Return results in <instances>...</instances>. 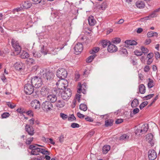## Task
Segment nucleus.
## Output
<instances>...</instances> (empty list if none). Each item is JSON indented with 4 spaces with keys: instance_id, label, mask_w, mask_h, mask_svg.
Segmentation results:
<instances>
[{
    "instance_id": "e2e57ef3",
    "label": "nucleus",
    "mask_w": 160,
    "mask_h": 160,
    "mask_svg": "<svg viewBox=\"0 0 160 160\" xmlns=\"http://www.w3.org/2000/svg\"><path fill=\"white\" fill-rule=\"evenodd\" d=\"M77 116L80 118H83L84 115L81 113L80 112H78L77 114Z\"/></svg>"
},
{
    "instance_id": "cd10ccee",
    "label": "nucleus",
    "mask_w": 160,
    "mask_h": 160,
    "mask_svg": "<svg viewBox=\"0 0 160 160\" xmlns=\"http://www.w3.org/2000/svg\"><path fill=\"white\" fill-rule=\"evenodd\" d=\"M83 49V46L81 43H77L74 48V50H82Z\"/></svg>"
},
{
    "instance_id": "473e14b6",
    "label": "nucleus",
    "mask_w": 160,
    "mask_h": 160,
    "mask_svg": "<svg viewBox=\"0 0 160 160\" xmlns=\"http://www.w3.org/2000/svg\"><path fill=\"white\" fill-rule=\"evenodd\" d=\"M139 92L141 94H144L145 92V87L143 84H141L139 87Z\"/></svg>"
},
{
    "instance_id": "69168bd1",
    "label": "nucleus",
    "mask_w": 160,
    "mask_h": 160,
    "mask_svg": "<svg viewBox=\"0 0 160 160\" xmlns=\"http://www.w3.org/2000/svg\"><path fill=\"white\" fill-rule=\"evenodd\" d=\"M81 96V95L79 94H77L76 95V99H77L79 102H80Z\"/></svg>"
},
{
    "instance_id": "37998d69",
    "label": "nucleus",
    "mask_w": 160,
    "mask_h": 160,
    "mask_svg": "<svg viewBox=\"0 0 160 160\" xmlns=\"http://www.w3.org/2000/svg\"><path fill=\"white\" fill-rule=\"evenodd\" d=\"M142 51H134V53L137 56H141L142 54L143 53H145Z\"/></svg>"
},
{
    "instance_id": "4d7b16f0",
    "label": "nucleus",
    "mask_w": 160,
    "mask_h": 160,
    "mask_svg": "<svg viewBox=\"0 0 160 160\" xmlns=\"http://www.w3.org/2000/svg\"><path fill=\"white\" fill-rule=\"evenodd\" d=\"M27 61L30 64H34L35 63V61L32 58H30L27 60Z\"/></svg>"
},
{
    "instance_id": "9b49d317",
    "label": "nucleus",
    "mask_w": 160,
    "mask_h": 160,
    "mask_svg": "<svg viewBox=\"0 0 160 160\" xmlns=\"http://www.w3.org/2000/svg\"><path fill=\"white\" fill-rule=\"evenodd\" d=\"M31 106L33 108L38 110L40 108V104L39 101L36 99H34L32 101Z\"/></svg>"
},
{
    "instance_id": "39448f33",
    "label": "nucleus",
    "mask_w": 160,
    "mask_h": 160,
    "mask_svg": "<svg viewBox=\"0 0 160 160\" xmlns=\"http://www.w3.org/2000/svg\"><path fill=\"white\" fill-rule=\"evenodd\" d=\"M52 104L50 102L46 101L41 105L42 109L45 112H48L51 111L53 108Z\"/></svg>"
},
{
    "instance_id": "49530a36",
    "label": "nucleus",
    "mask_w": 160,
    "mask_h": 160,
    "mask_svg": "<svg viewBox=\"0 0 160 160\" xmlns=\"http://www.w3.org/2000/svg\"><path fill=\"white\" fill-rule=\"evenodd\" d=\"M10 115L9 113L5 112L2 114L1 117L2 118H4L9 117Z\"/></svg>"
},
{
    "instance_id": "5fc2aeb1",
    "label": "nucleus",
    "mask_w": 160,
    "mask_h": 160,
    "mask_svg": "<svg viewBox=\"0 0 160 160\" xmlns=\"http://www.w3.org/2000/svg\"><path fill=\"white\" fill-rule=\"evenodd\" d=\"M7 105L11 108H13L16 106L15 104H13L12 105V104L9 102H8Z\"/></svg>"
},
{
    "instance_id": "3c124183",
    "label": "nucleus",
    "mask_w": 160,
    "mask_h": 160,
    "mask_svg": "<svg viewBox=\"0 0 160 160\" xmlns=\"http://www.w3.org/2000/svg\"><path fill=\"white\" fill-rule=\"evenodd\" d=\"M80 125L78 123L73 122L71 124V127L73 128H79Z\"/></svg>"
},
{
    "instance_id": "774afa93",
    "label": "nucleus",
    "mask_w": 160,
    "mask_h": 160,
    "mask_svg": "<svg viewBox=\"0 0 160 160\" xmlns=\"http://www.w3.org/2000/svg\"><path fill=\"white\" fill-rule=\"evenodd\" d=\"M123 121V120L122 119H117V120L115 122V123L116 124H118L121 123Z\"/></svg>"
},
{
    "instance_id": "864d4df0",
    "label": "nucleus",
    "mask_w": 160,
    "mask_h": 160,
    "mask_svg": "<svg viewBox=\"0 0 160 160\" xmlns=\"http://www.w3.org/2000/svg\"><path fill=\"white\" fill-rule=\"evenodd\" d=\"M29 116H33V112L31 110H28L26 111V113Z\"/></svg>"
},
{
    "instance_id": "0e129e2a",
    "label": "nucleus",
    "mask_w": 160,
    "mask_h": 160,
    "mask_svg": "<svg viewBox=\"0 0 160 160\" xmlns=\"http://www.w3.org/2000/svg\"><path fill=\"white\" fill-rule=\"evenodd\" d=\"M151 42V40L150 38H148L146 39L145 41V43L146 44H150Z\"/></svg>"
},
{
    "instance_id": "bb28decb",
    "label": "nucleus",
    "mask_w": 160,
    "mask_h": 160,
    "mask_svg": "<svg viewBox=\"0 0 160 160\" xmlns=\"http://www.w3.org/2000/svg\"><path fill=\"white\" fill-rule=\"evenodd\" d=\"M147 36L148 38H151L154 36L157 37H158V33L152 31L148 32L147 33Z\"/></svg>"
},
{
    "instance_id": "c03bdc74",
    "label": "nucleus",
    "mask_w": 160,
    "mask_h": 160,
    "mask_svg": "<svg viewBox=\"0 0 160 160\" xmlns=\"http://www.w3.org/2000/svg\"><path fill=\"white\" fill-rule=\"evenodd\" d=\"M119 53L122 56H127L128 55L127 51H119Z\"/></svg>"
},
{
    "instance_id": "72a5a7b5",
    "label": "nucleus",
    "mask_w": 160,
    "mask_h": 160,
    "mask_svg": "<svg viewBox=\"0 0 160 160\" xmlns=\"http://www.w3.org/2000/svg\"><path fill=\"white\" fill-rule=\"evenodd\" d=\"M113 122V121L112 119H108L105 121V125L106 127L112 126Z\"/></svg>"
},
{
    "instance_id": "f3484780",
    "label": "nucleus",
    "mask_w": 160,
    "mask_h": 160,
    "mask_svg": "<svg viewBox=\"0 0 160 160\" xmlns=\"http://www.w3.org/2000/svg\"><path fill=\"white\" fill-rule=\"evenodd\" d=\"M47 99L48 101L52 103L56 101L57 98L56 96L53 94H50L48 96Z\"/></svg>"
},
{
    "instance_id": "09e8293b",
    "label": "nucleus",
    "mask_w": 160,
    "mask_h": 160,
    "mask_svg": "<svg viewBox=\"0 0 160 160\" xmlns=\"http://www.w3.org/2000/svg\"><path fill=\"white\" fill-rule=\"evenodd\" d=\"M30 154L32 155H39V154L37 150L34 149V150H32L31 151Z\"/></svg>"
},
{
    "instance_id": "7ed1b4c3",
    "label": "nucleus",
    "mask_w": 160,
    "mask_h": 160,
    "mask_svg": "<svg viewBox=\"0 0 160 160\" xmlns=\"http://www.w3.org/2000/svg\"><path fill=\"white\" fill-rule=\"evenodd\" d=\"M101 44L103 48H105L108 46L107 50H118L117 46L112 44L109 40H102L101 42Z\"/></svg>"
},
{
    "instance_id": "8fccbe9b",
    "label": "nucleus",
    "mask_w": 160,
    "mask_h": 160,
    "mask_svg": "<svg viewBox=\"0 0 160 160\" xmlns=\"http://www.w3.org/2000/svg\"><path fill=\"white\" fill-rule=\"evenodd\" d=\"M12 52H11V54L12 56H16L18 55L20 53V51H12Z\"/></svg>"
},
{
    "instance_id": "aec40b11",
    "label": "nucleus",
    "mask_w": 160,
    "mask_h": 160,
    "mask_svg": "<svg viewBox=\"0 0 160 160\" xmlns=\"http://www.w3.org/2000/svg\"><path fill=\"white\" fill-rule=\"evenodd\" d=\"M125 43L127 44L126 47H128L129 46L135 45L137 44V43L133 40H127L125 42Z\"/></svg>"
},
{
    "instance_id": "c85d7f7f",
    "label": "nucleus",
    "mask_w": 160,
    "mask_h": 160,
    "mask_svg": "<svg viewBox=\"0 0 160 160\" xmlns=\"http://www.w3.org/2000/svg\"><path fill=\"white\" fill-rule=\"evenodd\" d=\"M136 5L138 8H143L145 5L143 2L138 1L136 2Z\"/></svg>"
},
{
    "instance_id": "58836bf2",
    "label": "nucleus",
    "mask_w": 160,
    "mask_h": 160,
    "mask_svg": "<svg viewBox=\"0 0 160 160\" xmlns=\"http://www.w3.org/2000/svg\"><path fill=\"white\" fill-rule=\"evenodd\" d=\"M107 7V4L106 2H104L101 5L99 8L102 10H104L106 9Z\"/></svg>"
},
{
    "instance_id": "6e6d98bb",
    "label": "nucleus",
    "mask_w": 160,
    "mask_h": 160,
    "mask_svg": "<svg viewBox=\"0 0 160 160\" xmlns=\"http://www.w3.org/2000/svg\"><path fill=\"white\" fill-rule=\"evenodd\" d=\"M154 95L153 94H150L145 96L144 98H146V100L150 99Z\"/></svg>"
},
{
    "instance_id": "338daca9",
    "label": "nucleus",
    "mask_w": 160,
    "mask_h": 160,
    "mask_svg": "<svg viewBox=\"0 0 160 160\" xmlns=\"http://www.w3.org/2000/svg\"><path fill=\"white\" fill-rule=\"evenodd\" d=\"M43 150L42 151L41 153L43 154L49 155V152L48 151L46 150L45 149H43Z\"/></svg>"
},
{
    "instance_id": "c9c22d12",
    "label": "nucleus",
    "mask_w": 160,
    "mask_h": 160,
    "mask_svg": "<svg viewBox=\"0 0 160 160\" xmlns=\"http://www.w3.org/2000/svg\"><path fill=\"white\" fill-rule=\"evenodd\" d=\"M121 40L120 38H115L112 39L111 43H112L114 44H118L121 42Z\"/></svg>"
},
{
    "instance_id": "603ef678",
    "label": "nucleus",
    "mask_w": 160,
    "mask_h": 160,
    "mask_svg": "<svg viewBox=\"0 0 160 160\" xmlns=\"http://www.w3.org/2000/svg\"><path fill=\"white\" fill-rule=\"evenodd\" d=\"M60 116L64 120L65 119L68 118V115L63 113H61L60 114Z\"/></svg>"
},
{
    "instance_id": "0eeeda50",
    "label": "nucleus",
    "mask_w": 160,
    "mask_h": 160,
    "mask_svg": "<svg viewBox=\"0 0 160 160\" xmlns=\"http://www.w3.org/2000/svg\"><path fill=\"white\" fill-rule=\"evenodd\" d=\"M34 87L32 84L28 83L25 84L24 88L25 92L27 94H31L34 92Z\"/></svg>"
},
{
    "instance_id": "dca6fc26",
    "label": "nucleus",
    "mask_w": 160,
    "mask_h": 160,
    "mask_svg": "<svg viewBox=\"0 0 160 160\" xmlns=\"http://www.w3.org/2000/svg\"><path fill=\"white\" fill-rule=\"evenodd\" d=\"M50 89L46 87H44L41 88L40 93L42 95L44 96L48 95Z\"/></svg>"
},
{
    "instance_id": "423d86ee",
    "label": "nucleus",
    "mask_w": 160,
    "mask_h": 160,
    "mask_svg": "<svg viewBox=\"0 0 160 160\" xmlns=\"http://www.w3.org/2000/svg\"><path fill=\"white\" fill-rule=\"evenodd\" d=\"M68 75L66 70L63 68H59L57 72V76L58 78L61 79H65Z\"/></svg>"
},
{
    "instance_id": "f704fd0d",
    "label": "nucleus",
    "mask_w": 160,
    "mask_h": 160,
    "mask_svg": "<svg viewBox=\"0 0 160 160\" xmlns=\"http://www.w3.org/2000/svg\"><path fill=\"white\" fill-rule=\"evenodd\" d=\"M79 109L81 110L85 111L87 110V107L86 104L81 103L79 105Z\"/></svg>"
},
{
    "instance_id": "4468645a",
    "label": "nucleus",
    "mask_w": 160,
    "mask_h": 160,
    "mask_svg": "<svg viewBox=\"0 0 160 160\" xmlns=\"http://www.w3.org/2000/svg\"><path fill=\"white\" fill-rule=\"evenodd\" d=\"M47 51H34L33 52V56L36 58H40L41 56V53L43 54L44 55H46L47 52Z\"/></svg>"
},
{
    "instance_id": "13d9d810",
    "label": "nucleus",
    "mask_w": 160,
    "mask_h": 160,
    "mask_svg": "<svg viewBox=\"0 0 160 160\" xmlns=\"http://www.w3.org/2000/svg\"><path fill=\"white\" fill-rule=\"evenodd\" d=\"M85 119L86 121L89 122H92L93 121V120L92 118L88 116L85 118Z\"/></svg>"
},
{
    "instance_id": "f257e3e1",
    "label": "nucleus",
    "mask_w": 160,
    "mask_h": 160,
    "mask_svg": "<svg viewBox=\"0 0 160 160\" xmlns=\"http://www.w3.org/2000/svg\"><path fill=\"white\" fill-rule=\"evenodd\" d=\"M56 85L58 89L55 91L56 94H57L59 92H61V90H63L67 89L66 88L68 86V82L65 79H59L56 83Z\"/></svg>"
},
{
    "instance_id": "a878e982",
    "label": "nucleus",
    "mask_w": 160,
    "mask_h": 160,
    "mask_svg": "<svg viewBox=\"0 0 160 160\" xmlns=\"http://www.w3.org/2000/svg\"><path fill=\"white\" fill-rule=\"evenodd\" d=\"M89 24L91 26H93L95 23V20L92 16L89 17L88 19Z\"/></svg>"
},
{
    "instance_id": "5701e85b",
    "label": "nucleus",
    "mask_w": 160,
    "mask_h": 160,
    "mask_svg": "<svg viewBox=\"0 0 160 160\" xmlns=\"http://www.w3.org/2000/svg\"><path fill=\"white\" fill-rule=\"evenodd\" d=\"M21 53L20 57L23 59L28 58L29 57V54L26 52V51H20V52Z\"/></svg>"
},
{
    "instance_id": "6e6552de",
    "label": "nucleus",
    "mask_w": 160,
    "mask_h": 160,
    "mask_svg": "<svg viewBox=\"0 0 160 160\" xmlns=\"http://www.w3.org/2000/svg\"><path fill=\"white\" fill-rule=\"evenodd\" d=\"M42 77L45 81L50 80L53 77V74L52 72L46 71L43 73Z\"/></svg>"
},
{
    "instance_id": "9d476101",
    "label": "nucleus",
    "mask_w": 160,
    "mask_h": 160,
    "mask_svg": "<svg viewBox=\"0 0 160 160\" xmlns=\"http://www.w3.org/2000/svg\"><path fill=\"white\" fill-rule=\"evenodd\" d=\"M11 44L13 48L15 50H21L22 48L18 41L15 39L12 38Z\"/></svg>"
},
{
    "instance_id": "a211bd4d",
    "label": "nucleus",
    "mask_w": 160,
    "mask_h": 160,
    "mask_svg": "<svg viewBox=\"0 0 160 160\" xmlns=\"http://www.w3.org/2000/svg\"><path fill=\"white\" fill-rule=\"evenodd\" d=\"M153 135L151 133L148 134L146 136V139L147 142L152 146L153 145Z\"/></svg>"
},
{
    "instance_id": "20e7f679",
    "label": "nucleus",
    "mask_w": 160,
    "mask_h": 160,
    "mask_svg": "<svg viewBox=\"0 0 160 160\" xmlns=\"http://www.w3.org/2000/svg\"><path fill=\"white\" fill-rule=\"evenodd\" d=\"M59 96L60 95L63 99L64 100H68L71 97L72 95V92L71 90L68 88L62 90L61 92H59L57 94Z\"/></svg>"
},
{
    "instance_id": "de8ad7c7",
    "label": "nucleus",
    "mask_w": 160,
    "mask_h": 160,
    "mask_svg": "<svg viewBox=\"0 0 160 160\" xmlns=\"http://www.w3.org/2000/svg\"><path fill=\"white\" fill-rule=\"evenodd\" d=\"M141 128L140 127L139 128H137L135 131V134H136L138 135H140V133L143 134L142 131H141Z\"/></svg>"
},
{
    "instance_id": "1a4fd4ad",
    "label": "nucleus",
    "mask_w": 160,
    "mask_h": 160,
    "mask_svg": "<svg viewBox=\"0 0 160 160\" xmlns=\"http://www.w3.org/2000/svg\"><path fill=\"white\" fill-rule=\"evenodd\" d=\"M148 157L150 160H154L157 157V153L153 149H150L148 152Z\"/></svg>"
},
{
    "instance_id": "2f4dec72",
    "label": "nucleus",
    "mask_w": 160,
    "mask_h": 160,
    "mask_svg": "<svg viewBox=\"0 0 160 160\" xmlns=\"http://www.w3.org/2000/svg\"><path fill=\"white\" fill-rule=\"evenodd\" d=\"M139 104V101L138 99H134L131 102V106L132 108H135Z\"/></svg>"
},
{
    "instance_id": "bf43d9fd",
    "label": "nucleus",
    "mask_w": 160,
    "mask_h": 160,
    "mask_svg": "<svg viewBox=\"0 0 160 160\" xmlns=\"http://www.w3.org/2000/svg\"><path fill=\"white\" fill-rule=\"evenodd\" d=\"M29 123L31 126L33 125L35 123V120L34 118H32L29 120Z\"/></svg>"
},
{
    "instance_id": "a19ab883",
    "label": "nucleus",
    "mask_w": 160,
    "mask_h": 160,
    "mask_svg": "<svg viewBox=\"0 0 160 160\" xmlns=\"http://www.w3.org/2000/svg\"><path fill=\"white\" fill-rule=\"evenodd\" d=\"M33 140V137L28 138L26 140V143L27 145H30Z\"/></svg>"
},
{
    "instance_id": "f8f14e48",
    "label": "nucleus",
    "mask_w": 160,
    "mask_h": 160,
    "mask_svg": "<svg viewBox=\"0 0 160 160\" xmlns=\"http://www.w3.org/2000/svg\"><path fill=\"white\" fill-rule=\"evenodd\" d=\"M98 51H91L90 52V53L91 54H94L88 57L86 60V62L87 63H90L91 62L96 56V55L95 54V53L98 52Z\"/></svg>"
},
{
    "instance_id": "ea45409f",
    "label": "nucleus",
    "mask_w": 160,
    "mask_h": 160,
    "mask_svg": "<svg viewBox=\"0 0 160 160\" xmlns=\"http://www.w3.org/2000/svg\"><path fill=\"white\" fill-rule=\"evenodd\" d=\"M17 111L20 114L26 113V110L22 108H20L17 110Z\"/></svg>"
},
{
    "instance_id": "6ab92c4d",
    "label": "nucleus",
    "mask_w": 160,
    "mask_h": 160,
    "mask_svg": "<svg viewBox=\"0 0 160 160\" xmlns=\"http://www.w3.org/2000/svg\"><path fill=\"white\" fill-rule=\"evenodd\" d=\"M65 103L63 100H59L56 102L55 106L56 107L59 108H62L64 107Z\"/></svg>"
},
{
    "instance_id": "b1692460",
    "label": "nucleus",
    "mask_w": 160,
    "mask_h": 160,
    "mask_svg": "<svg viewBox=\"0 0 160 160\" xmlns=\"http://www.w3.org/2000/svg\"><path fill=\"white\" fill-rule=\"evenodd\" d=\"M22 6L24 8L28 9L30 8L32 3L28 1H24L22 3Z\"/></svg>"
},
{
    "instance_id": "ddd939ff",
    "label": "nucleus",
    "mask_w": 160,
    "mask_h": 160,
    "mask_svg": "<svg viewBox=\"0 0 160 160\" xmlns=\"http://www.w3.org/2000/svg\"><path fill=\"white\" fill-rule=\"evenodd\" d=\"M25 129L26 131L28 132V134L31 136L33 135L34 133V129L32 126L26 124L25 126Z\"/></svg>"
},
{
    "instance_id": "e433bc0d",
    "label": "nucleus",
    "mask_w": 160,
    "mask_h": 160,
    "mask_svg": "<svg viewBox=\"0 0 160 160\" xmlns=\"http://www.w3.org/2000/svg\"><path fill=\"white\" fill-rule=\"evenodd\" d=\"M44 159V157L43 156L39 157L38 156L36 157L31 158L30 160H43Z\"/></svg>"
},
{
    "instance_id": "412c9836",
    "label": "nucleus",
    "mask_w": 160,
    "mask_h": 160,
    "mask_svg": "<svg viewBox=\"0 0 160 160\" xmlns=\"http://www.w3.org/2000/svg\"><path fill=\"white\" fill-rule=\"evenodd\" d=\"M129 136L127 134H124L120 137L119 140L123 142H126L129 140Z\"/></svg>"
},
{
    "instance_id": "7c9ffc66",
    "label": "nucleus",
    "mask_w": 160,
    "mask_h": 160,
    "mask_svg": "<svg viewBox=\"0 0 160 160\" xmlns=\"http://www.w3.org/2000/svg\"><path fill=\"white\" fill-rule=\"evenodd\" d=\"M110 147L108 145H105L102 148V152L103 154L107 153L110 150Z\"/></svg>"
},
{
    "instance_id": "79ce46f5",
    "label": "nucleus",
    "mask_w": 160,
    "mask_h": 160,
    "mask_svg": "<svg viewBox=\"0 0 160 160\" xmlns=\"http://www.w3.org/2000/svg\"><path fill=\"white\" fill-rule=\"evenodd\" d=\"M148 102L147 101H145L142 102L139 106V108L140 109H142L148 104Z\"/></svg>"
},
{
    "instance_id": "4be33fe9",
    "label": "nucleus",
    "mask_w": 160,
    "mask_h": 160,
    "mask_svg": "<svg viewBox=\"0 0 160 160\" xmlns=\"http://www.w3.org/2000/svg\"><path fill=\"white\" fill-rule=\"evenodd\" d=\"M160 11V10L158 9V8H157L155 9L154 11H153L151 14H150L148 16L146 17V18H147V19H148V18H153L154 17H156L157 16V12H158Z\"/></svg>"
},
{
    "instance_id": "680f3d73",
    "label": "nucleus",
    "mask_w": 160,
    "mask_h": 160,
    "mask_svg": "<svg viewBox=\"0 0 160 160\" xmlns=\"http://www.w3.org/2000/svg\"><path fill=\"white\" fill-rule=\"evenodd\" d=\"M37 148L36 147V145H30L29 147V148L31 150L36 149Z\"/></svg>"
},
{
    "instance_id": "052dcab7",
    "label": "nucleus",
    "mask_w": 160,
    "mask_h": 160,
    "mask_svg": "<svg viewBox=\"0 0 160 160\" xmlns=\"http://www.w3.org/2000/svg\"><path fill=\"white\" fill-rule=\"evenodd\" d=\"M153 54L152 53H149L148 54L147 56V58H148V59H152V58L153 56Z\"/></svg>"
},
{
    "instance_id": "4c0bfd02",
    "label": "nucleus",
    "mask_w": 160,
    "mask_h": 160,
    "mask_svg": "<svg viewBox=\"0 0 160 160\" xmlns=\"http://www.w3.org/2000/svg\"><path fill=\"white\" fill-rule=\"evenodd\" d=\"M149 82L148 84V87L149 88H150L154 86V83L153 81L150 78H149Z\"/></svg>"
},
{
    "instance_id": "393cba45",
    "label": "nucleus",
    "mask_w": 160,
    "mask_h": 160,
    "mask_svg": "<svg viewBox=\"0 0 160 160\" xmlns=\"http://www.w3.org/2000/svg\"><path fill=\"white\" fill-rule=\"evenodd\" d=\"M141 129V131L142 132V133H145L148 129V124L147 123L143 124L140 128Z\"/></svg>"
},
{
    "instance_id": "f03ea898",
    "label": "nucleus",
    "mask_w": 160,
    "mask_h": 160,
    "mask_svg": "<svg viewBox=\"0 0 160 160\" xmlns=\"http://www.w3.org/2000/svg\"><path fill=\"white\" fill-rule=\"evenodd\" d=\"M31 82L35 88H39L42 84L41 78L38 76H34L32 77Z\"/></svg>"
},
{
    "instance_id": "c756f323",
    "label": "nucleus",
    "mask_w": 160,
    "mask_h": 160,
    "mask_svg": "<svg viewBox=\"0 0 160 160\" xmlns=\"http://www.w3.org/2000/svg\"><path fill=\"white\" fill-rule=\"evenodd\" d=\"M86 84L85 83H83L81 84V83H79L78 85L79 86V88H78L77 90V92L78 93H81V90H82V89H86Z\"/></svg>"
},
{
    "instance_id": "a18cd8bd",
    "label": "nucleus",
    "mask_w": 160,
    "mask_h": 160,
    "mask_svg": "<svg viewBox=\"0 0 160 160\" xmlns=\"http://www.w3.org/2000/svg\"><path fill=\"white\" fill-rule=\"evenodd\" d=\"M76 118L73 114H72L70 115L68 118V120L70 121H73L76 120Z\"/></svg>"
},
{
    "instance_id": "2eb2a0df",
    "label": "nucleus",
    "mask_w": 160,
    "mask_h": 160,
    "mask_svg": "<svg viewBox=\"0 0 160 160\" xmlns=\"http://www.w3.org/2000/svg\"><path fill=\"white\" fill-rule=\"evenodd\" d=\"M15 69L19 71L23 69L24 67L23 64L21 62H17L15 63L14 65Z\"/></svg>"
}]
</instances>
